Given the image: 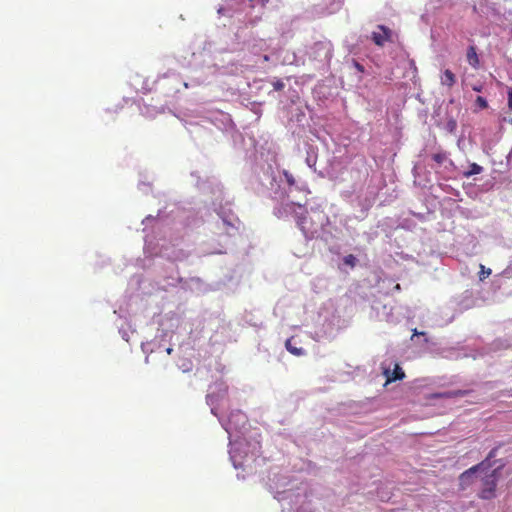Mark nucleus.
Instances as JSON below:
<instances>
[{
  "mask_svg": "<svg viewBox=\"0 0 512 512\" xmlns=\"http://www.w3.org/2000/svg\"><path fill=\"white\" fill-rule=\"evenodd\" d=\"M496 452H497L496 448L492 449L484 461L469 468L468 470L464 471L460 475L459 480H460V484L463 488L470 484L473 475L477 471L489 468L491 466L490 460L496 456Z\"/></svg>",
  "mask_w": 512,
  "mask_h": 512,
  "instance_id": "f257e3e1",
  "label": "nucleus"
},
{
  "mask_svg": "<svg viewBox=\"0 0 512 512\" xmlns=\"http://www.w3.org/2000/svg\"><path fill=\"white\" fill-rule=\"evenodd\" d=\"M297 226L306 238H313L318 233L322 223L316 224L311 218L308 220L306 215L301 214L297 216Z\"/></svg>",
  "mask_w": 512,
  "mask_h": 512,
  "instance_id": "f03ea898",
  "label": "nucleus"
},
{
  "mask_svg": "<svg viewBox=\"0 0 512 512\" xmlns=\"http://www.w3.org/2000/svg\"><path fill=\"white\" fill-rule=\"evenodd\" d=\"M496 469L487 476L483 481V488L479 493L480 498L482 499H492L495 496V490L497 485V479H496Z\"/></svg>",
  "mask_w": 512,
  "mask_h": 512,
  "instance_id": "7ed1b4c3",
  "label": "nucleus"
},
{
  "mask_svg": "<svg viewBox=\"0 0 512 512\" xmlns=\"http://www.w3.org/2000/svg\"><path fill=\"white\" fill-rule=\"evenodd\" d=\"M377 28L381 32L374 31L371 34V39L375 45L382 47L384 46L385 42L392 41V30L389 27L385 25H378Z\"/></svg>",
  "mask_w": 512,
  "mask_h": 512,
  "instance_id": "20e7f679",
  "label": "nucleus"
},
{
  "mask_svg": "<svg viewBox=\"0 0 512 512\" xmlns=\"http://www.w3.org/2000/svg\"><path fill=\"white\" fill-rule=\"evenodd\" d=\"M384 375L386 376V384L397 381V380H402L405 377V373L402 370V368L399 366V364H395L393 371L386 369L384 371Z\"/></svg>",
  "mask_w": 512,
  "mask_h": 512,
  "instance_id": "39448f33",
  "label": "nucleus"
},
{
  "mask_svg": "<svg viewBox=\"0 0 512 512\" xmlns=\"http://www.w3.org/2000/svg\"><path fill=\"white\" fill-rule=\"evenodd\" d=\"M466 58L469 65L474 69H479L480 67V59L476 52V47L471 45L467 49Z\"/></svg>",
  "mask_w": 512,
  "mask_h": 512,
  "instance_id": "423d86ee",
  "label": "nucleus"
},
{
  "mask_svg": "<svg viewBox=\"0 0 512 512\" xmlns=\"http://www.w3.org/2000/svg\"><path fill=\"white\" fill-rule=\"evenodd\" d=\"M440 83L443 86L451 88L456 83V76L450 69H445L440 76Z\"/></svg>",
  "mask_w": 512,
  "mask_h": 512,
  "instance_id": "0eeeda50",
  "label": "nucleus"
},
{
  "mask_svg": "<svg viewBox=\"0 0 512 512\" xmlns=\"http://www.w3.org/2000/svg\"><path fill=\"white\" fill-rule=\"evenodd\" d=\"M468 394L467 390H454V391H446L442 393L433 394L434 398H457L463 397Z\"/></svg>",
  "mask_w": 512,
  "mask_h": 512,
  "instance_id": "6e6552de",
  "label": "nucleus"
},
{
  "mask_svg": "<svg viewBox=\"0 0 512 512\" xmlns=\"http://www.w3.org/2000/svg\"><path fill=\"white\" fill-rule=\"evenodd\" d=\"M286 349L295 356H302L305 354L303 348H298L292 344V339H288L285 343Z\"/></svg>",
  "mask_w": 512,
  "mask_h": 512,
  "instance_id": "1a4fd4ad",
  "label": "nucleus"
},
{
  "mask_svg": "<svg viewBox=\"0 0 512 512\" xmlns=\"http://www.w3.org/2000/svg\"><path fill=\"white\" fill-rule=\"evenodd\" d=\"M483 171V167L477 163H472L469 166V170L463 173V176L469 178L473 175L480 174Z\"/></svg>",
  "mask_w": 512,
  "mask_h": 512,
  "instance_id": "9d476101",
  "label": "nucleus"
},
{
  "mask_svg": "<svg viewBox=\"0 0 512 512\" xmlns=\"http://www.w3.org/2000/svg\"><path fill=\"white\" fill-rule=\"evenodd\" d=\"M444 128L448 133L455 134L457 130V121L453 117H449Z\"/></svg>",
  "mask_w": 512,
  "mask_h": 512,
  "instance_id": "9b49d317",
  "label": "nucleus"
},
{
  "mask_svg": "<svg viewBox=\"0 0 512 512\" xmlns=\"http://www.w3.org/2000/svg\"><path fill=\"white\" fill-rule=\"evenodd\" d=\"M432 159L436 163L442 164V163H444L447 160V153L443 152V151L435 153V154L432 155Z\"/></svg>",
  "mask_w": 512,
  "mask_h": 512,
  "instance_id": "f8f14e48",
  "label": "nucleus"
},
{
  "mask_svg": "<svg viewBox=\"0 0 512 512\" xmlns=\"http://www.w3.org/2000/svg\"><path fill=\"white\" fill-rule=\"evenodd\" d=\"M475 104L476 106L479 108V109H486L488 107V102L487 100L482 97V96H478L475 100Z\"/></svg>",
  "mask_w": 512,
  "mask_h": 512,
  "instance_id": "ddd939ff",
  "label": "nucleus"
},
{
  "mask_svg": "<svg viewBox=\"0 0 512 512\" xmlns=\"http://www.w3.org/2000/svg\"><path fill=\"white\" fill-rule=\"evenodd\" d=\"M283 176L289 186L295 185L296 181L294 176L287 170H283Z\"/></svg>",
  "mask_w": 512,
  "mask_h": 512,
  "instance_id": "4468645a",
  "label": "nucleus"
},
{
  "mask_svg": "<svg viewBox=\"0 0 512 512\" xmlns=\"http://www.w3.org/2000/svg\"><path fill=\"white\" fill-rule=\"evenodd\" d=\"M492 273L490 268H485L484 265H480V273H479V279L483 281L486 277H488Z\"/></svg>",
  "mask_w": 512,
  "mask_h": 512,
  "instance_id": "2eb2a0df",
  "label": "nucleus"
},
{
  "mask_svg": "<svg viewBox=\"0 0 512 512\" xmlns=\"http://www.w3.org/2000/svg\"><path fill=\"white\" fill-rule=\"evenodd\" d=\"M223 226L227 232V234L231 235L235 230H237V228L234 226V224L226 221L225 219L223 220Z\"/></svg>",
  "mask_w": 512,
  "mask_h": 512,
  "instance_id": "dca6fc26",
  "label": "nucleus"
},
{
  "mask_svg": "<svg viewBox=\"0 0 512 512\" xmlns=\"http://www.w3.org/2000/svg\"><path fill=\"white\" fill-rule=\"evenodd\" d=\"M344 263L351 267H354L356 265V257L352 254H349L344 257Z\"/></svg>",
  "mask_w": 512,
  "mask_h": 512,
  "instance_id": "f3484780",
  "label": "nucleus"
},
{
  "mask_svg": "<svg viewBox=\"0 0 512 512\" xmlns=\"http://www.w3.org/2000/svg\"><path fill=\"white\" fill-rule=\"evenodd\" d=\"M284 86L285 85H284L283 81H281V80H277V81L273 82V88L276 91L283 90Z\"/></svg>",
  "mask_w": 512,
  "mask_h": 512,
  "instance_id": "a211bd4d",
  "label": "nucleus"
},
{
  "mask_svg": "<svg viewBox=\"0 0 512 512\" xmlns=\"http://www.w3.org/2000/svg\"><path fill=\"white\" fill-rule=\"evenodd\" d=\"M508 107L512 110V87L508 89Z\"/></svg>",
  "mask_w": 512,
  "mask_h": 512,
  "instance_id": "6ab92c4d",
  "label": "nucleus"
},
{
  "mask_svg": "<svg viewBox=\"0 0 512 512\" xmlns=\"http://www.w3.org/2000/svg\"><path fill=\"white\" fill-rule=\"evenodd\" d=\"M353 64H354V67L357 69V71H359L360 73L364 72L365 69H364V66L362 64H360L357 61H354Z\"/></svg>",
  "mask_w": 512,
  "mask_h": 512,
  "instance_id": "aec40b11",
  "label": "nucleus"
},
{
  "mask_svg": "<svg viewBox=\"0 0 512 512\" xmlns=\"http://www.w3.org/2000/svg\"><path fill=\"white\" fill-rule=\"evenodd\" d=\"M472 89L476 92H481L482 89H483V85L482 84H477V85H473L472 86Z\"/></svg>",
  "mask_w": 512,
  "mask_h": 512,
  "instance_id": "412c9836",
  "label": "nucleus"
},
{
  "mask_svg": "<svg viewBox=\"0 0 512 512\" xmlns=\"http://www.w3.org/2000/svg\"><path fill=\"white\" fill-rule=\"evenodd\" d=\"M314 214L316 215L318 221H322V219L324 218V214L322 212H314Z\"/></svg>",
  "mask_w": 512,
  "mask_h": 512,
  "instance_id": "4be33fe9",
  "label": "nucleus"
},
{
  "mask_svg": "<svg viewBox=\"0 0 512 512\" xmlns=\"http://www.w3.org/2000/svg\"><path fill=\"white\" fill-rule=\"evenodd\" d=\"M263 59H264V61H269V56L268 55H264Z\"/></svg>",
  "mask_w": 512,
  "mask_h": 512,
  "instance_id": "5701e85b",
  "label": "nucleus"
},
{
  "mask_svg": "<svg viewBox=\"0 0 512 512\" xmlns=\"http://www.w3.org/2000/svg\"><path fill=\"white\" fill-rule=\"evenodd\" d=\"M171 352H172V348H168V349H167V353H168V354H171Z\"/></svg>",
  "mask_w": 512,
  "mask_h": 512,
  "instance_id": "b1692460",
  "label": "nucleus"
},
{
  "mask_svg": "<svg viewBox=\"0 0 512 512\" xmlns=\"http://www.w3.org/2000/svg\"><path fill=\"white\" fill-rule=\"evenodd\" d=\"M419 333L417 332V330L415 329L414 330V335H418Z\"/></svg>",
  "mask_w": 512,
  "mask_h": 512,
  "instance_id": "393cba45",
  "label": "nucleus"
}]
</instances>
